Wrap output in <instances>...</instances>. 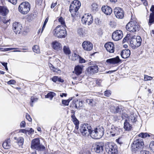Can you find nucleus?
<instances>
[{
    "label": "nucleus",
    "instance_id": "48",
    "mask_svg": "<svg viewBox=\"0 0 154 154\" xmlns=\"http://www.w3.org/2000/svg\"><path fill=\"white\" fill-rule=\"evenodd\" d=\"M101 82L102 81L101 80L99 79H97L95 81L96 85L98 86H100Z\"/></svg>",
    "mask_w": 154,
    "mask_h": 154
},
{
    "label": "nucleus",
    "instance_id": "42",
    "mask_svg": "<svg viewBox=\"0 0 154 154\" xmlns=\"http://www.w3.org/2000/svg\"><path fill=\"white\" fill-rule=\"evenodd\" d=\"M92 9L93 10L96 11L98 9V5L96 3H93L92 5Z\"/></svg>",
    "mask_w": 154,
    "mask_h": 154
},
{
    "label": "nucleus",
    "instance_id": "31",
    "mask_svg": "<svg viewBox=\"0 0 154 154\" xmlns=\"http://www.w3.org/2000/svg\"><path fill=\"white\" fill-rule=\"evenodd\" d=\"M56 94L53 92H50L48 93L45 97L46 98H50V100H52L53 98L56 95Z\"/></svg>",
    "mask_w": 154,
    "mask_h": 154
},
{
    "label": "nucleus",
    "instance_id": "45",
    "mask_svg": "<svg viewBox=\"0 0 154 154\" xmlns=\"http://www.w3.org/2000/svg\"><path fill=\"white\" fill-rule=\"evenodd\" d=\"M149 147L151 150L152 151L153 150H154V141H151L149 144Z\"/></svg>",
    "mask_w": 154,
    "mask_h": 154
},
{
    "label": "nucleus",
    "instance_id": "61",
    "mask_svg": "<svg viewBox=\"0 0 154 154\" xmlns=\"http://www.w3.org/2000/svg\"><path fill=\"white\" fill-rule=\"evenodd\" d=\"M17 0H8V1L13 4H15L17 2Z\"/></svg>",
    "mask_w": 154,
    "mask_h": 154
},
{
    "label": "nucleus",
    "instance_id": "52",
    "mask_svg": "<svg viewBox=\"0 0 154 154\" xmlns=\"http://www.w3.org/2000/svg\"><path fill=\"white\" fill-rule=\"evenodd\" d=\"M140 154H151L148 151L146 150H141Z\"/></svg>",
    "mask_w": 154,
    "mask_h": 154
},
{
    "label": "nucleus",
    "instance_id": "29",
    "mask_svg": "<svg viewBox=\"0 0 154 154\" xmlns=\"http://www.w3.org/2000/svg\"><path fill=\"white\" fill-rule=\"evenodd\" d=\"M2 146L5 149H8L10 148L11 146L10 140L7 139L2 144Z\"/></svg>",
    "mask_w": 154,
    "mask_h": 154
},
{
    "label": "nucleus",
    "instance_id": "22",
    "mask_svg": "<svg viewBox=\"0 0 154 154\" xmlns=\"http://www.w3.org/2000/svg\"><path fill=\"white\" fill-rule=\"evenodd\" d=\"M72 121H73V122L74 123V124L75 125V129L74 132V133H75L76 134H77V130H78L79 128V121L77 119L75 116H72Z\"/></svg>",
    "mask_w": 154,
    "mask_h": 154
},
{
    "label": "nucleus",
    "instance_id": "35",
    "mask_svg": "<svg viewBox=\"0 0 154 154\" xmlns=\"http://www.w3.org/2000/svg\"><path fill=\"white\" fill-rule=\"evenodd\" d=\"M63 50L65 54H66L69 55L71 53V51L69 48L66 46H64L63 47Z\"/></svg>",
    "mask_w": 154,
    "mask_h": 154
},
{
    "label": "nucleus",
    "instance_id": "6",
    "mask_svg": "<svg viewBox=\"0 0 154 154\" xmlns=\"http://www.w3.org/2000/svg\"><path fill=\"white\" fill-rule=\"evenodd\" d=\"M142 40L139 36L132 37L130 41V45L133 49H136L139 47L141 43Z\"/></svg>",
    "mask_w": 154,
    "mask_h": 154
},
{
    "label": "nucleus",
    "instance_id": "46",
    "mask_svg": "<svg viewBox=\"0 0 154 154\" xmlns=\"http://www.w3.org/2000/svg\"><path fill=\"white\" fill-rule=\"evenodd\" d=\"M49 65L51 70H52L54 72H57V69L55 68L50 63Z\"/></svg>",
    "mask_w": 154,
    "mask_h": 154
},
{
    "label": "nucleus",
    "instance_id": "50",
    "mask_svg": "<svg viewBox=\"0 0 154 154\" xmlns=\"http://www.w3.org/2000/svg\"><path fill=\"white\" fill-rule=\"evenodd\" d=\"M130 36V35H127L123 39V42H126L128 41L129 39V37Z\"/></svg>",
    "mask_w": 154,
    "mask_h": 154
},
{
    "label": "nucleus",
    "instance_id": "47",
    "mask_svg": "<svg viewBox=\"0 0 154 154\" xmlns=\"http://www.w3.org/2000/svg\"><path fill=\"white\" fill-rule=\"evenodd\" d=\"M86 102L90 105H93L94 100L93 99H88L86 100Z\"/></svg>",
    "mask_w": 154,
    "mask_h": 154
},
{
    "label": "nucleus",
    "instance_id": "32",
    "mask_svg": "<svg viewBox=\"0 0 154 154\" xmlns=\"http://www.w3.org/2000/svg\"><path fill=\"white\" fill-rule=\"evenodd\" d=\"M14 139L17 140V142L19 146L23 145L24 140L23 137H19L18 138H17L16 137H15Z\"/></svg>",
    "mask_w": 154,
    "mask_h": 154
},
{
    "label": "nucleus",
    "instance_id": "63",
    "mask_svg": "<svg viewBox=\"0 0 154 154\" xmlns=\"http://www.w3.org/2000/svg\"><path fill=\"white\" fill-rule=\"evenodd\" d=\"M57 82L62 83L64 82V80L62 79L60 77H58Z\"/></svg>",
    "mask_w": 154,
    "mask_h": 154
},
{
    "label": "nucleus",
    "instance_id": "20",
    "mask_svg": "<svg viewBox=\"0 0 154 154\" xmlns=\"http://www.w3.org/2000/svg\"><path fill=\"white\" fill-rule=\"evenodd\" d=\"M102 11L106 15H110L112 12V8L108 6H103L102 8Z\"/></svg>",
    "mask_w": 154,
    "mask_h": 154
},
{
    "label": "nucleus",
    "instance_id": "28",
    "mask_svg": "<svg viewBox=\"0 0 154 154\" xmlns=\"http://www.w3.org/2000/svg\"><path fill=\"white\" fill-rule=\"evenodd\" d=\"M82 68L81 66L78 65L75 66L74 72L76 75H79L82 73Z\"/></svg>",
    "mask_w": 154,
    "mask_h": 154
},
{
    "label": "nucleus",
    "instance_id": "18",
    "mask_svg": "<svg viewBox=\"0 0 154 154\" xmlns=\"http://www.w3.org/2000/svg\"><path fill=\"white\" fill-rule=\"evenodd\" d=\"M121 61L119 56H117L115 58L107 59L106 62L107 63L114 64H117Z\"/></svg>",
    "mask_w": 154,
    "mask_h": 154
},
{
    "label": "nucleus",
    "instance_id": "36",
    "mask_svg": "<svg viewBox=\"0 0 154 154\" xmlns=\"http://www.w3.org/2000/svg\"><path fill=\"white\" fill-rule=\"evenodd\" d=\"M32 50L34 52L37 54H39L40 52L39 47L38 45H35L32 48Z\"/></svg>",
    "mask_w": 154,
    "mask_h": 154
},
{
    "label": "nucleus",
    "instance_id": "59",
    "mask_svg": "<svg viewBox=\"0 0 154 154\" xmlns=\"http://www.w3.org/2000/svg\"><path fill=\"white\" fill-rule=\"evenodd\" d=\"M25 126V122L24 121H22L20 124V126L21 127L24 128Z\"/></svg>",
    "mask_w": 154,
    "mask_h": 154
},
{
    "label": "nucleus",
    "instance_id": "37",
    "mask_svg": "<svg viewBox=\"0 0 154 154\" xmlns=\"http://www.w3.org/2000/svg\"><path fill=\"white\" fill-rule=\"evenodd\" d=\"M75 108L77 109H78L79 108L80 106L81 107L82 106V101H78V100H77V101H75Z\"/></svg>",
    "mask_w": 154,
    "mask_h": 154
},
{
    "label": "nucleus",
    "instance_id": "39",
    "mask_svg": "<svg viewBox=\"0 0 154 154\" xmlns=\"http://www.w3.org/2000/svg\"><path fill=\"white\" fill-rule=\"evenodd\" d=\"M58 21L62 25L61 26H63L64 27L66 26L64 20L62 17H61L59 18Z\"/></svg>",
    "mask_w": 154,
    "mask_h": 154
},
{
    "label": "nucleus",
    "instance_id": "5",
    "mask_svg": "<svg viewBox=\"0 0 154 154\" xmlns=\"http://www.w3.org/2000/svg\"><path fill=\"white\" fill-rule=\"evenodd\" d=\"M106 151L108 154H117L118 150L117 146L114 144L107 143L105 145Z\"/></svg>",
    "mask_w": 154,
    "mask_h": 154
},
{
    "label": "nucleus",
    "instance_id": "44",
    "mask_svg": "<svg viewBox=\"0 0 154 154\" xmlns=\"http://www.w3.org/2000/svg\"><path fill=\"white\" fill-rule=\"evenodd\" d=\"M152 77L146 75H144V80L145 81L148 80H151L152 79Z\"/></svg>",
    "mask_w": 154,
    "mask_h": 154
},
{
    "label": "nucleus",
    "instance_id": "1",
    "mask_svg": "<svg viewBox=\"0 0 154 154\" xmlns=\"http://www.w3.org/2000/svg\"><path fill=\"white\" fill-rule=\"evenodd\" d=\"M80 130L82 135L87 136L90 134L94 139H100L104 134V129L102 127H98L93 130L91 126L88 124L82 125Z\"/></svg>",
    "mask_w": 154,
    "mask_h": 154
},
{
    "label": "nucleus",
    "instance_id": "25",
    "mask_svg": "<svg viewBox=\"0 0 154 154\" xmlns=\"http://www.w3.org/2000/svg\"><path fill=\"white\" fill-rule=\"evenodd\" d=\"M88 70L91 73H95L98 72L99 68L97 65H93L88 67Z\"/></svg>",
    "mask_w": 154,
    "mask_h": 154
},
{
    "label": "nucleus",
    "instance_id": "41",
    "mask_svg": "<svg viewBox=\"0 0 154 154\" xmlns=\"http://www.w3.org/2000/svg\"><path fill=\"white\" fill-rule=\"evenodd\" d=\"M104 95L107 97H109L111 94V91L109 90H107L104 92Z\"/></svg>",
    "mask_w": 154,
    "mask_h": 154
},
{
    "label": "nucleus",
    "instance_id": "30",
    "mask_svg": "<svg viewBox=\"0 0 154 154\" xmlns=\"http://www.w3.org/2000/svg\"><path fill=\"white\" fill-rule=\"evenodd\" d=\"M8 21L3 20L0 23V27L3 28L4 29H6L7 27L8 23Z\"/></svg>",
    "mask_w": 154,
    "mask_h": 154
},
{
    "label": "nucleus",
    "instance_id": "21",
    "mask_svg": "<svg viewBox=\"0 0 154 154\" xmlns=\"http://www.w3.org/2000/svg\"><path fill=\"white\" fill-rule=\"evenodd\" d=\"M130 54V51L128 49L124 50L122 51L121 52V55L122 57L124 59L128 57Z\"/></svg>",
    "mask_w": 154,
    "mask_h": 154
},
{
    "label": "nucleus",
    "instance_id": "15",
    "mask_svg": "<svg viewBox=\"0 0 154 154\" xmlns=\"http://www.w3.org/2000/svg\"><path fill=\"white\" fill-rule=\"evenodd\" d=\"M21 24L18 22H15L13 24V29L14 32L17 34L20 33L22 28Z\"/></svg>",
    "mask_w": 154,
    "mask_h": 154
},
{
    "label": "nucleus",
    "instance_id": "60",
    "mask_svg": "<svg viewBox=\"0 0 154 154\" xmlns=\"http://www.w3.org/2000/svg\"><path fill=\"white\" fill-rule=\"evenodd\" d=\"M15 49V48H5L4 49L3 51H8L12 50Z\"/></svg>",
    "mask_w": 154,
    "mask_h": 154
},
{
    "label": "nucleus",
    "instance_id": "14",
    "mask_svg": "<svg viewBox=\"0 0 154 154\" xmlns=\"http://www.w3.org/2000/svg\"><path fill=\"white\" fill-rule=\"evenodd\" d=\"M109 130L112 136L114 137L120 134L121 129L113 125H112L111 126Z\"/></svg>",
    "mask_w": 154,
    "mask_h": 154
},
{
    "label": "nucleus",
    "instance_id": "13",
    "mask_svg": "<svg viewBox=\"0 0 154 154\" xmlns=\"http://www.w3.org/2000/svg\"><path fill=\"white\" fill-rule=\"evenodd\" d=\"M114 12L116 17L118 19H122L124 17V12L122 9L116 7L114 9Z\"/></svg>",
    "mask_w": 154,
    "mask_h": 154
},
{
    "label": "nucleus",
    "instance_id": "43",
    "mask_svg": "<svg viewBox=\"0 0 154 154\" xmlns=\"http://www.w3.org/2000/svg\"><path fill=\"white\" fill-rule=\"evenodd\" d=\"M48 18L47 17L46 18V19H45V20L44 23L43 25L42 28V29L41 33L43 31V30L45 27V26L46 24V23L48 21Z\"/></svg>",
    "mask_w": 154,
    "mask_h": 154
},
{
    "label": "nucleus",
    "instance_id": "12",
    "mask_svg": "<svg viewBox=\"0 0 154 154\" xmlns=\"http://www.w3.org/2000/svg\"><path fill=\"white\" fill-rule=\"evenodd\" d=\"M104 143L102 142H97L95 143L94 148V151L97 153L102 152Z\"/></svg>",
    "mask_w": 154,
    "mask_h": 154
},
{
    "label": "nucleus",
    "instance_id": "11",
    "mask_svg": "<svg viewBox=\"0 0 154 154\" xmlns=\"http://www.w3.org/2000/svg\"><path fill=\"white\" fill-rule=\"evenodd\" d=\"M122 32L120 30H117L114 32L112 35V39L114 41H118L122 37Z\"/></svg>",
    "mask_w": 154,
    "mask_h": 154
},
{
    "label": "nucleus",
    "instance_id": "33",
    "mask_svg": "<svg viewBox=\"0 0 154 154\" xmlns=\"http://www.w3.org/2000/svg\"><path fill=\"white\" fill-rule=\"evenodd\" d=\"M78 34L81 37H83L85 36V32L82 28L78 29L77 30Z\"/></svg>",
    "mask_w": 154,
    "mask_h": 154
},
{
    "label": "nucleus",
    "instance_id": "55",
    "mask_svg": "<svg viewBox=\"0 0 154 154\" xmlns=\"http://www.w3.org/2000/svg\"><path fill=\"white\" fill-rule=\"evenodd\" d=\"M62 102L63 104L66 106H68L69 105L68 102L66 100H63Z\"/></svg>",
    "mask_w": 154,
    "mask_h": 154
},
{
    "label": "nucleus",
    "instance_id": "27",
    "mask_svg": "<svg viewBox=\"0 0 154 154\" xmlns=\"http://www.w3.org/2000/svg\"><path fill=\"white\" fill-rule=\"evenodd\" d=\"M72 56V60H75L79 58V63H82L85 62V60L78 55L75 54H74Z\"/></svg>",
    "mask_w": 154,
    "mask_h": 154
},
{
    "label": "nucleus",
    "instance_id": "7",
    "mask_svg": "<svg viewBox=\"0 0 154 154\" xmlns=\"http://www.w3.org/2000/svg\"><path fill=\"white\" fill-rule=\"evenodd\" d=\"M140 26L135 21H131L129 22L126 26V29L131 32H134L138 31Z\"/></svg>",
    "mask_w": 154,
    "mask_h": 154
},
{
    "label": "nucleus",
    "instance_id": "49",
    "mask_svg": "<svg viewBox=\"0 0 154 154\" xmlns=\"http://www.w3.org/2000/svg\"><path fill=\"white\" fill-rule=\"evenodd\" d=\"M1 63L5 67V70L6 71H8V69L7 66L8 64L7 63L2 62H1Z\"/></svg>",
    "mask_w": 154,
    "mask_h": 154
},
{
    "label": "nucleus",
    "instance_id": "58",
    "mask_svg": "<svg viewBox=\"0 0 154 154\" xmlns=\"http://www.w3.org/2000/svg\"><path fill=\"white\" fill-rule=\"evenodd\" d=\"M27 130L25 129H21L20 130V132H22L26 134H27Z\"/></svg>",
    "mask_w": 154,
    "mask_h": 154
},
{
    "label": "nucleus",
    "instance_id": "38",
    "mask_svg": "<svg viewBox=\"0 0 154 154\" xmlns=\"http://www.w3.org/2000/svg\"><path fill=\"white\" fill-rule=\"evenodd\" d=\"M139 136L143 138H145L147 137H149V135L147 133H141L140 134Z\"/></svg>",
    "mask_w": 154,
    "mask_h": 154
},
{
    "label": "nucleus",
    "instance_id": "2",
    "mask_svg": "<svg viewBox=\"0 0 154 154\" xmlns=\"http://www.w3.org/2000/svg\"><path fill=\"white\" fill-rule=\"evenodd\" d=\"M81 5V3L78 0H74L70 5L69 10L71 13L73 22L76 20L78 16L79 12L78 11Z\"/></svg>",
    "mask_w": 154,
    "mask_h": 154
},
{
    "label": "nucleus",
    "instance_id": "51",
    "mask_svg": "<svg viewBox=\"0 0 154 154\" xmlns=\"http://www.w3.org/2000/svg\"><path fill=\"white\" fill-rule=\"evenodd\" d=\"M27 134H32L34 133V131L32 128H30L29 130H27Z\"/></svg>",
    "mask_w": 154,
    "mask_h": 154
},
{
    "label": "nucleus",
    "instance_id": "24",
    "mask_svg": "<svg viewBox=\"0 0 154 154\" xmlns=\"http://www.w3.org/2000/svg\"><path fill=\"white\" fill-rule=\"evenodd\" d=\"M9 10L6 7L0 6V14L5 16L7 14Z\"/></svg>",
    "mask_w": 154,
    "mask_h": 154
},
{
    "label": "nucleus",
    "instance_id": "40",
    "mask_svg": "<svg viewBox=\"0 0 154 154\" xmlns=\"http://www.w3.org/2000/svg\"><path fill=\"white\" fill-rule=\"evenodd\" d=\"M38 99L35 98L34 97H31V103H30V105L32 106H33V104L32 103L33 102H36L37 101Z\"/></svg>",
    "mask_w": 154,
    "mask_h": 154
},
{
    "label": "nucleus",
    "instance_id": "4",
    "mask_svg": "<svg viewBox=\"0 0 154 154\" xmlns=\"http://www.w3.org/2000/svg\"><path fill=\"white\" fill-rule=\"evenodd\" d=\"M144 143L142 139H137L134 140L131 144V148L133 151L136 152L141 151L144 147Z\"/></svg>",
    "mask_w": 154,
    "mask_h": 154
},
{
    "label": "nucleus",
    "instance_id": "62",
    "mask_svg": "<svg viewBox=\"0 0 154 154\" xmlns=\"http://www.w3.org/2000/svg\"><path fill=\"white\" fill-rule=\"evenodd\" d=\"M141 1L143 2V5L145 6H146L148 5V3L146 0H141Z\"/></svg>",
    "mask_w": 154,
    "mask_h": 154
},
{
    "label": "nucleus",
    "instance_id": "10",
    "mask_svg": "<svg viewBox=\"0 0 154 154\" xmlns=\"http://www.w3.org/2000/svg\"><path fill=\"white\" fill-rule=\"evenodd\" d=\"M92 17L91 14H85L82 18V21L83 24L89 25L93 22Z\"/></svg>",
    "mask_w": 154,
    "mask_h": 154
},
{
    "label": "nucleus",
    "instance_id": "19",
    "mask_svg": "<svg viewBox=\"0 0 154 154\" xmlns=\"http://www.w3.org/2000/svg\"><path fill=\"white\" fill-rule=\"evenodd\" d=\"M150 11H152V13L149 15V23L150 25L154 23V5H152Z\"/></svg>",
    "mask_w": 154,
    "mask_h": 154
},
{
    "label": "nucleus",
    "instance_id": "16",
    "mask_svg": "<svg viewBox=\"0 0 154 154\" xmlns=\"http://www.w3.org/2000/svg\"><path fill=\"white\" fill-rule=\"evenodd\" d=\"M82 46L85 50L90 51L92 49L93 45L90 42L85 41L82 43Z\"/></svg>",
    "mask_w": 154,
    "mask_h": 154
},
{
    "label": "nucleus",
    "instance_id": "3",
    "mask_svg": "<svg viewBox=\"0 0 154 154\" xmlns=\"http://www.w3.org/2000/svg\"><path fill=\"white\" fill-rule=\"evenodd\" d=\"M54 35L58 38H64L66 35V31L64 27L58 25L53 31Z\"/></svg>",
    "mask_w": 154,
    "mask_h": 154
},
{
    "label": "nucleus",
    "instance_id": "54",
    "mask_svg": "<svg viewBox=\"0 0 154 154\" xmlns=\"http://www.w3.org/2000/svg\"><path fill=\"white\" fill-rule=\"evenodd\" d=\"M8 84H14L16 83V82L14 80H11L7 82Z\"/></svg>",
    "mask_w": 154,
    "mask_h": 154
},
{
    "label": "nucleus",
    "instance_id": "17",
    "mask_svg": "<svg viewBox=\"0 0 154 154\" xmlns=\"http://www.w3.org/2000/svg\"><path fill=\"white\" fill-rule=\"evenodd\" d=\"M104 46L106 50L110 53H113L114 52L115 47L113 43L111 42H109L105 45Z\"/></svg>",
    "mask_w": 154,
    "mask_h": 154
},
{
    "label": "nucleus",
    "instance_id": "26",
    "mask_svg": "<svg viewBox=\"0 0 154 154\" xmlns=\"http://www.w3.org/2000/svg\"><path fill=\"white\" fill-rule=\"evenodd\" d=\"M52 45L53 48L57 51L60 50L62 48L61 45L57 41L53 42Z\"/></svg>",
    "mask_w": 154,
    "mask_h": 154
},
{
    "label": "nucleus",
    "instance_id": "34",
    "mask_svg": "<svg viewBox=\"0 0 154 154\" xmlns=\"http://www.w3.org/2000/svg\"><path fill=\"white\" fill-rule=\"evenodd\" d=\"M129 122H135L137 121V117L134 114H131L129 117L128 119Z\"/></svg>",
    "mask_w": 154,
    "mask_h": 154
},
{
    "label": "nucleus",
    "instance_id": "56",
    "mask_svg": "<svg viewBox=\"0 0 154 154\" xmlns=\"http://www.w3.org/2000/svg\"><path fill=\"white\" fill-rule=\"evenodd\" d=\"M120 109H119V107H117L116 109L114 111H112L113 112H114V113H119L120 112Z\"/></svg>",
    "mask_w": 154,
    "mask_h": 154
},
{
    "label": "nucleus",
    "instance_id": "23",
    "mask_svg": "<svg viewBox=\"0 0 154 154\" xmlns=\"http://www.w3.org/2000/svg\"><path fill=\"white\" fill-rule=\"evenodd\" d=\"M124 128L125 131H131L132 128V125L130 124L128 119H125L124 124Z\"/></svg>",
    "mask_w": 154,
    "mask_h": 154
},
{
    "label": "nucleus",
    "instance_id": "64",
    "mask_svg": "<svg viewBox=\"0 0 154 154\" xmlns=\"http://www.w3.org/2000/svg\"><path fill=\"white\" fill-rule=\"evenodd\" d=\"M42 0H36V3L37 4H41Z\"/></svg>",
    "mask_w": 154,
    "mask_h": 154
},
{
    "label": "nucleus",
    "instance_id": "8",
    "mask_svg": "<svg viewBox=\"0 0 154 154\" xmlns=\"http://www.w3.org/2000/svg\"><path fill=\"white\" fill-rule=\"evenodd\" d=\"M31 147L32 149L40 151L45 149V147L40 144V140L38 138H35L32 141Z\"/></svg>",
    "mask_w": 154,
    "mask_h": 154
},
{
    "label": "nucleus",
    "instance_id": "57",
    "mask_svg": "<svg viewBox=\"0 0 154 154\" xmlns=\"http://www.w3.org/2000/svg\"><path fill=\"white\" fill-rule=\"evenodd\" d=\"M26 118L29 121L31 122L32 121V119L31 117L28 114H26Z\"/></svg>",
    "mask_w": 154,
    "mask_h": 154
},
{
    "label": "nucleus",
    "instance_id": "53",
    "mask_svg": "<svg viewBox=\"0 0 154 154\" xmlns=\"http://www.w3.org/2000/svg\"><path fill=\"white\" fill-rule=\"evenodd\" d=\"M58 76H54L52 78V80L53 82H56L58 81Z\"/></svg>",
    "mask_w": 154,
    "mask_h": 154
},
{
    "label": "nucleus",
    "instance_id": "9",
    "mask_svg": "<svg viewBox=\"0 0 154 154\" xmlns=\"http://www.w3.org/2000/svg\"><path fill=\"white\" fill-rule=\"evenodd\" d=\"M30 5L27 2L21 3L19 7V11L23 14H26L30 10Z\"/></svg>",
    "mask_w": 154,
    "mask_h": 154
}]
</instances>
